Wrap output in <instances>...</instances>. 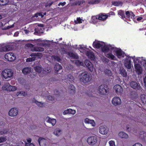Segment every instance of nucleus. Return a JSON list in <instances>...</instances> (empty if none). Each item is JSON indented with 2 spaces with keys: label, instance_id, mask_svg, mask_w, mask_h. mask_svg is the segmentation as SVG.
<instances>
[{
  "label": "nucleus",
  "instance_id": "b1692460",
  "mask_svg": "<svg viewBox=\"0 0 146 146\" xmlns=\"http://www.w3.org/2000/svg\"><path fill=\"white\" fill-rule=\"evenodd\" d=\"M62 67L61 65L58 64H56L54 67L55 70L57 72H58V71L62 69Z\"/></svg>",
  "mask_w": 146,
  "mask_h": 146
},
{
  "label": "nucleus",
  "instance_id": "cd10ccee",
  "mask_svg": "<svg viewBox=\"0 0 146 146\" xmlns=\"http://www.w3.org/2000/svg\"><path fill=\"white\" fill-rule=\"evenodd\" d=\"M69 56L74 59H78V56L77 54L72 52L70 53L69 54Z\"/></svg>",
  "mask_w": 146,
  "mask_h": 146
},
{
  "label": "nucleus",
  "instance_id": "5fc2aeb1",
  "mask_svg": "<svg viewBox=\"0 0 146 146\" xmlns=\"http://www.w3.org/2000/svg\"><path fill=\"white\" fill-rule=\"evenodd\" d=\"M132 146H143L140 143H137L133 145Z\"/></svg>",
  "mask_w": 146,
  "mask_h": 146
},
{
  "label": "nucleus",
  "instance_id": "c03bdc74",
  "mask_svg": "<svg viewBox=\"0 0 146 146\" xmlns=\"http://www.w3.org/2000/svg\"><path fill=\"white\" fill-rule=\"evenodd\" d=\"M73 111L71 109H69L65 111L64 113H74L72 112Z\"/></svg>",
  "mask_w": 146,
  "mask_h": 146
},
{
  "label": "nucleus",
  "instance_id": "423d86ee",
  "mask_svg": "<svg viewBox=\"0 0 146 146\" xmlns=\"http://www.w3.org/2000/svg\"><path fill=\"white\" fill-rule=\"evenodd\" d=\"M97 141L96 137L92 136L89 137L87 139V142L88 144L91 145H93L96 144Z\"/></svg>",
  "mask_w": 146,
  "mask_h": 146
},
{
  "label": "nucleus",
  "instance_id": "864d4df0",
  "mask_svg": "<svg viewBox=\"0 0 146 146\" xmlns=\"http://www.w3.org/2000/svg\"><path fill=\"white\" fill-rule=\"evenodd\" d=\"M88 123H90L92 124V125L93 126V124H94L95 123L93 120H90V121H89V122Z\"/></svg>",
  "mask_w": 146,
  "mask_h": 146
},
{
  "label": "nucleus",
  "instance_id": "6e6d98bb",
  "mask_svg": "<svg viewBox=\"0 0 146 146\" xmlns=\"http://www.w3.org/2000/svg\"><path fill=\"white\" fill-rule=\"evenodd\" d=\"M25 146H35L34 145L31 143H27Z\"/></svg>",
  "mask_w": 146,
  "mask_h": 146
},
{
  "label": "nucleus",
  "instance_id": "c85d7f7f",
  "mask_svg": "<svg viewBox=\"0 0 146 146\" xmlns=\"http://www.w3.org/2000/svg\"><path fill=\"white\" fill-rule=\"evenodd\" d=\"M141 100L143 103L146 104V95H141L140 96Z\"/></svg>",
  "mask_w": 146,
  "mask_h": 146
},
{
  "label": "nucleus",
  "instance_id": "7c9ffc66",
  "mask_svg": "<svg viewBox=\"0 0 146 146\" xmlns=\"http://www.w3.org/2000/svg\"><path fill=\"white\" fill-rule=\"evenodd\" d=\"M35 68V71L38 73H40L42 69V68L39 66H36Z\"/></svg>",
  "mask_w": 146,
  "mask_h": 146
},
{
  "label": "nucleus",
  "instance_id": "49530a36",
  "mask_svg": "<svg viewBox=\"0 0 146 146\" xmlns=\"http://www.w3.org/2000/svg\"><path fill=\"white\" fill-rule=\"evenodd\" d=\"M47 99L48 100L52 101L54 99V96L50 95H49L47 96Z\"/></svg>",
  "mask_w": 146,
  "mask_h": 146
},
{
  "label": "nucleus",
  "instance_id": "f257e3e1",
  "mask_svg": "<svg viewBox=\"0 0 146 146\" xmlns=\"http://www.w3.org/2000/svg\"><path fill=\"white\" fill-rule=\"evenodd\" d=\"M78 79L80 82L84 84L89 82L92 79L90 74L87 72H83L78 76Z\"/></svg>",
  "mask_w": 146,
  "mask_h": 146
},
{
  "label": "nucleus",
  "instance_id": "473e14b6",
  "mask_svg": "<svg viewBox=\"0 0 146 146\" xmlns=\"http://www.w3.org/2000/svg\"><path fill=\"white\" fill-rule=\"evenodd\" d=\"M61 130L59 129H56L54 132V133L56 136H59L61 133Z\"/></svg>",
  "mask_w": 146,
  "mask_h": 146
},
{
  "label": "nucleus",
  "instance_id": "412c9836",
  "mask_svg": "<svg viewBox=\"0 0 146 146\" xmlns=\"http://www.w3.org/2000/svg\"><path fill=\"white\" fill-rule=\"evenodd\" d=\"M119 100V97H116L113 98L112 100V104L115 105L116 106L119 104L118 101Z\"/></svg>",
  "mask_w": 146,
  "mask_h": 146
},
{
  "label": "nucleus",
  "instance_id": "aec40b11",
  "mask_svg": "<svg viewBox=\"0 0 146 146\" xmlns=\"http://www.w3.org/2000/svg\"><path fill=\"white\" fill-rule=\"evenodd\" d=\"M22 72L24 74H27L31 72V68L29 67L25 68L23 69Z\"/></svg>",
  "mask_w": 146,
  "mask_h": 146
},
{
  "label": "nucleus",
  "instance_id": "79ce46f5",
  "mask_svg": "<svg viewBox=\"0 0 146 146\" xmlns=\"http://www.w3.org/2000/svg\"><path fill=\"white\" fill-rule=\"evenodd\" d=\"M119 89V85L116 84L115 85L113 88V90L115 91V92L117 93L118 92V89Z\"/></svg>",
  "mask_w": 146,
  "mask_h": 146
},
{
  "label": "nucleus",
  "instance_id": "ea45409f",
  "mask_svg": "<svg viewBox=\"0 0 146 146\" xmlns=\"http://www.w3.org/2000/svg\"><path fill=\"white\" fill-rule=\"evenodd\" d=\"M74 23L76 24L80 23H82V20L80 17H77V20L74 21Z\"/></svg>",
  "mask_w": 146,
  "mask_h": 146
},
{
  "label": "nucleus",
  "instance_id": "393cba45",
  "mask_svg": "<svg viewBox=\"0 0 146 146\" xmlns=\"http://www.w3.org/2000/svg\"><path fill=\"white\" fill-rule=\"evenodd\" d=\"M66 79L71 82H74V77L71 74H69L66 76Z\"/></svg>",
  "mask_w": 146,
  "mask_h": 146
},
{
  "label": "nucleus",
  "instance_id": "4d7b16f0",
  "mask_svg": "<svg viewBox=\"0 0 146 146\" xmlns=\"http://www.w3.org/2000/svg\"><path fill=\"white\" fill-rule=\"evenodd\" d=\"M54 3L53 1H50V2L47 3V6L50 7L51 5Z\"/></svg>",
  "mask_w": 146,
  "mask_h": 146
},
{
  "label": "nucleus",
  "instance_id": "8fccbe9b",
  "mask_svg": "<svg viewBox=\"0 0 146 146\" xmlns=\"http://www.w3.org/2000/svg\"><path fill=\"white\" fill-rule=\"evenodd\" d=\"M81 62L79 60H77L75 62V64L77 66H80L81 65Z\"/></svg>",
  "mask_w": 146,
  "mask_h": 146
},
{
  "label": "nucleus",
  "instance_id": "f8f14e48",
  "mask_svg": "<svg viewBox=\"0 0 146 146\" xmlns=\"http://www.w3.org/2000/svg\"><path fill=\"white\" fill-rule=\"evenodd\" d=\"M114 48L111 46L104 45L102 46L101 48L102 51L103 52H108L110 50H113Z\"/></svg>",
  "mask_w": 146,
  "mask_h": 146
},
{
  "label": "nucleus",
  "instance_id": "c756f323",
  "mask_svg": "<svg viewBox=\"0 0 146 146\" xmlns=\"http://www.w3.org/2000/svg\"><path fill=\"white\" fill-rule=\"evenodd\" d=\"M98 16V15H97L96 16H93L92 17L91 20L93 22L96 23L98 21V20H99Z\"/></svg>",
  "mask_w": 146,
  "mask_h": 146
},
{
  "label": "nucleus",
  "instance_id": "3c124183",
  "mask_svg": "<svg viewBox=\"0 0 146 146\" xmlns=\"http://www.w3.org/2000/svg\"><path fill=\"white\" fill-rule=\"evenodd\" d=\"M66 4V2H64L63 3L60 2L58 4V6H60V5H61L62 6H64Z\"/></svg>",
  "mask_w": 146,
  "mask_h": 146
},
{
  "label": "nucleus",
  "instance_id": "4468645a",
  "mask_svg": "<svg viewBox=\"0 0 146 146\" xmlns=\"http://www.w3.org/2000/svg\"><path fill=\"white\" fill-rule=\"evenodd\" d=\"M30 56L32 57V58H30L32 60V61H33L35 60L36 59V56H37L39 57L42 56V54L40 53L37 52L31 53Z\"/></svg>",
  "mask_w": 146,
  "mask_h": 146
},
{
  "label": "nucleus",
  "instance_id": "20e7f679",
  "mask_svg": "<svg viewBox=\"0 0 146 146\" xmlns=\"http://www.w3.org/2000/svg\"><path fill=\"white\" fill-rule=\"evenodd\" d=\"M5 58L9 61H13L16 59V57L14 54L13 52H9L5 55Z\"/></svg>",
  "mask_w": 146,
  "mask_h": 146
},
{
  "label": "nucleus",
  "instance_id": "052dcab7",
  "mask_svg": "<svg viewBox=\"0 0 146 146\" xmlns=\"http://www.w3.org/2000/svg\"><path fill=\"white\" fill-rule=\"evenodd\" d=\"M89 121V119L87 118H86L85 119L84 122L85 123H88Z\"/></svg>",
  "mask_w": 146,
  "mask_h": 146
},
{
  "label": "nucleus",
  "instance_id": "dca6fc26",
  "mask_svg": "<svg viewBox=\"0 0 146 146\" xmlns=\"http://www.w3.org/2000/svg\"><path fill=\"white\" fill-rule=\"evenodd\" d=\"M46 121L47 122L51 123L53 126L55 125L56 122V120L55 119H51L48 117H46Z\"/></svg>",
  "mask_w": 146,
  "mask_h": 146
},
{
  "label": "nucleus",
  "instance_id": "bf43d9fd",
  "mask_svg": "<svg viewBox=\"0 0 146 146\" xmlns=\"http://www.w3.org/2000/svg\"><path fill=\"white\" fill-rule=\"evenodd\" d=\"M11 86L10 85V84H9L8 87L6 90L7 91H11Z\"/></svg>",
  "mask_w": 146,
  "mask_h": 146
},
{
  "label": "nucleus",
  "instance_id": "9d476101",
  "mask_svg": "<svg viewBox=\"0 0 146 146\" xmlns=\"http://www.w3.org/2000/svg\"><path fill=\"white\" fill-rule=\"evenodd\" d=\"M38 142L40 146H46L47 143V140L43 137H39L38 139Z\"/></svg>",
  "mask_w": 146,
  "mask_h": 146
},
{
  "label": "nucleus",
  "instance_id": "ddd939ff",
  "mask_svg": "<svg viewBox=\"0 0 146 146\" xmlns=\"http://www.w3.org/2000/svg\"><path fill=\"white\" fill-rule=\"evenodd\" d=\"M135 71L138 75L141 74L142 72V69L141 65L139 64H135Z\"/></svg>",
  "mask_w": 146,
  "mask_h": 146
},
{
  "label": "nucleus",
  "instance_id": "338daca9",
  "mask_svg": "<svg viewBox=\"0 0 146 146\" xmlns=\"http://www.w3.org/2000/svg\"><path fill=\"white\" fill-rule=\"evenodd\" d=\"M28 45L29 47H33V45L31 43L29 44Z\"/></svg>",
  "mask_w": 146,
  "mask_h": 146
},
{
  "label": "nucleus",
  "instance_id": "a19ab883",
  "mask_svg": "<svg viewBox=\"0 0 146 146\" xmlns=\"http://www.w3.org/2000/svg\"><path fill=\"white\" fill-rule=\"evenodd\" d=\"M9 84L8 83H7L4 84L2 87V89L3 90H6Z\"/></svg>",
  "mask_w": 146,
  "mask_h": 146
},
{
  "label": "nucleus",
  "instance_id": "0e129e2a",
  "mask_svg": "<svg viewBox=\"0 0 146 146\" xmlns=\"http://www.w3.org/2000/svg\"><path fill=\"white\" fill-rule=\"evenodd\" d=\"M144 82L145 84V86L146 87V76L144 79Z\"/></svg>",
  "mask_w": 146,
  "mask_h": 146
},
{
  "label": "nucleus",
  "instance_id": "de8ad7c7",
  "mask_svg": "<svg viewBox=\"0 0 146 146\" xmlns=\"http://www.w3.org/2000/svg\"><path fill=\"white\" fill-rule=\"evenodd\" d=\"M11 91H15L17 89V87L15 86H11Z\"/></svg>",
  "mask_w": 146,
  "mask_h": 146
},
{
  "label": "nucleus",
  "instance_id": "5701e85b",
  "mask_svg": "<svg viewBox=\"0 0 146 146\" xmlns=\"http://www.w3.org/2000/svg\"><path fill=\"white\" fill-rule=\"evenodd\" d=\"M102 45L99 42H94L93 43V46L94 48H99L102 47Z\"/></svg>",
  "mask_w": 146,
  "mask_h": 146
},
{
  "label": "nucleus",
  "instance_id": "774afa93",
  "mask_svg": "<svg viewBox=\"0 0 146 146\" xmlns=\"http://www.w3.org/2000/svg\"><path fill=\"white\" fill-rule=\"evenodd\" d=\"M24 31L26 34H27L29 33V31H28L27 30H25Z\"/></svg>",
  "mask_w": 146,
  "mask_h": 146
},
{
  "label": "nucleus",
  "instance_id": "a878e982",
  "mask_svg": "<svg viewBox=\"0 0 146 146\" xmlns=\"http://www.w3.org/2000/svg\"><path fill=\"white\" fill-rule=\"evenodd\" d=\"M119 137L121 138L126 139L128 137V135L124 132H121L119 133Z\"/></svg>",
  "mask_w": 146,
  "mask_h": 146
},
{
  "label": "nucleus",
  "instance_id": "39448f33",
  "mask_svg": "<svg viewBox=\"0 0 146 146\" xmlns=\"http://www.w3.org/2000/svg\"><path fill=\"white\" fill-rule=\"evenodd\" d=\"M130 86L136 91H141L142 88L140 84L135 81H131L130 84Z\"/></svg>",
  "mask_w": 146,
  "mask_h": 146
},
{
  "label": "nucleus",
  "instance_id": "2eb2a0df",
  "mask_svg": "<svg viewBox=\"0 0 146 146\" xmlns=\"http://www.w3.org/2000/svg\"><path fill=\"white\" fill-rule=\"evenodd\" d=\"M98 17L99 20L104 21L108 18V16L105 13H101L98 15Z\"/></svg>",
  "mask_w": 146,
  "mask_h": 146
},
{
  "label": "nucleus",
  "instance_id": "58836bf2",
  "mask_svg": "<svg viewBox=\"0 0 146 146\" xmlns=\"http://www.w3.org/2000/svg\"><path fill=\"white\" fill-rule=\"evenodd\" d=\"M119 15L121 16V17L122 19H124L125 18L124 12V11L121 10L119 11Z\"/></svg>",
  "mask_w": 146,
  "mask_h": 146
},
{
  "label": "nucleus",
  "instance_id": "a18cd8bd",
  "mask_svg": "<svg viewBox=\"0 0 146 146\" xmlns=\"http://www.w3.org/2000/svg\"><path fill=\"white\" fill-rule=\"evenodd\" d=\"M7 140L6 138L4 137H0V143H3Z\"/></svg>",
  "mask_w": 146,
  "mask_h": 146
},
{
  "label": "nucleus",
  "instance_id": "f3484780",
  "mask_svg": "<svg viewBox=\"0 0 146 146\" xmlns=\"http://www.w3.org/2000/svg\"><path fill=\"white\" fill-rule=\"evenodd\" d=\"M86 55L91 60H94L95 58V56L94 53L91 51H88L86 52Z\"/></svg>",
  "mask_w": 146,
  "mask_h": 146
},
{
  "label": "nucleus",
  "instance_id": "6e6552de",
  "mask_svg": "<svg viewBox=\"0 0 146 146\" xmlns=\"http://www.w3.org/2000/svg\"><path fill=\"white\" fill-rule=\"evenodd\" d=\"M84 64L90 72H92L93 71V66L90 61L87 60H85L84 61Z\"/></svg>",
  "mask_w": 146,
  "mask_h": 146
},
{
  "label": "nucleus",
  "instance_id": "69168bd1",
  "mask_svg": "<svg viewBox=\"0 0 146 146\" xmlns=\"http://www.w3.org/2000/svg\"><path fill=\"white\" fill-rule=\"evenodd\" d=\"M117 56L119 58V50H117L116 52Z\"/></svg>",
  "mask_w": 146,
  "mask_h": 146
},
{
  "label": "nucleus",
  "instance_id": "e433bc0d",
  "mask_svg": "<svg viewBox=\"0 0 146 146\" xmlns=\"http://www.w3.org/2000/svg\"><path fill=\"white\" fill-rule=\"evenodd\" d=\"M53 58L54 60L58 62H60V61L61 60L60 57L57 56H53Z\"/></svg>",
  "mask_w": 146,
  "mask_h": 146
},
{
  "label": "nucleus",
  "instance_id": "9b49d317",
  "mask_svg": "<svg viewBox=\"0 0 146 146\" xmlns=\"http://www.w3.org/2000/svg\"><path fill=\"white\" fill-rule=\"evenodd\" d=\"M13 48V46L11 44L6 45L5 46L2 47L1 50L3 51H7L12 50Z\"/></svg>",
  "mask_w": 146,
  "mask_h": 146
},
{
  "label": "nucleus",
  "instance_id": "e2e57ef3",
  "mask_svg": "<svg viewBox=\"0 0 146 146\" xmlns=\"http://www.w3.org/2000/svg\"><path fill=\"white\" fill-rule=\"evenodd\" d=\"M27 62H32V60H31V59L30 58H28L27 59Z\"/></svg>",
  "mask_w": 146,
  "mask_h": 146
},
{
  "label": "nucleus",
  "instance_id": "f03ea898",
  "mask_svg": "<svg viewBox=\"0 0 146 146\" xmlns=\"http://www.w3.org/2000/svg\"><path fill=\"white\" fill-rule=\"evenodd\" d=\"M109 89L105 85H101L98 89V93L101 95H106L108 94Z\"/></svg>",
  "mask_w": 146,
  "mask_h": 146
},
{
  "label": "nucleus",
  "instance_id": "f704fd0d",
  "mask_svg": "<svg viewBox=\"0 0 146 146\" xmlns=\"http://www.w3.org/2000/svg\"><path fill=\"white\" fill-rule=\"evenodd\" d=\"M71 87L70 93L72 94L75 93V88L73 85H70Z\"/></svg>",
  "mask_w": 146,
  "mask_h": 146
},
{
  "label": "nucleus",
  "instance_id": "6ab92c4d",
  "mask_svg": "<svg viewBox=\"0 0 146 146\" xmlns=\"http://www.w3.org/2000/svg\"><path fill=\"white\" fill-rule=\"evenodd\" d=\"M131 61L128 59H126L125 61V66L128 69H130L131 68Z\"/></svg>",
  "mask_w": 146,
  "mask_h": 146
},
{
  "label": "nucleus",
  "instance_id": "1a4fd4ad",
  "mask_svg": "<svg viewBox=\"0 0 146 146\" xmlns=\"http://www.w3.org/2000/svg\"><path fill=\"white\" fill-rule=\"evenodd\" d=\"M18 111L16 108H11L9 112V115L11 116H16L18 113Z\"/></svg>",
  "mask_w": 146,
  "mask_h": 146
},
{
  "label": "nucleus",
  "instance_id": "09e8293b",
  "mask_svg": "<svg viewBox=\"0 0 146 146\" xmlns=\"http://www.w3.org/2000/svg\"><path fill=\"white\" fill-rule=\"evenodd\" d=\"M110 146H115V142L113 141H110L109 142Z\"/></svg>",
  "mask_w": 146,
  "mask_h": 146
},
{
  "label": "nucleus",
  "instance_id": "603ef678",
  "mask_svg": "<svg viewBox=\"0 0 146 146\" xmlns=\"http://www.w3.org/2000/svg\"><path fill=\"white\" fill-rule=\"evenodd\" d=\"M112 5L115 6H117L119 5V2L113 1L112 2Z\"/></svg>",
  "mask_w": 146,
  "mask_h": 146
},
{
  "label": "nucleus",
  "instance_id": "37998d69",
  "mask_svg": "<svg viewBox=\"0 0 146 146\" xmlns=\"http://www.w3.org/2000/svg\"><path fill=\"white\" fill-rule=\"evenodd\" d=\"M35 50L36 51H43L44 50V48L42 47H39L36 48Z\"/></svg>",
  "mask_w": 146,
  "mask_h": 146
},
{
  "label": "nucleus",
  "instance_id": "13d9d810",
  "mask_svg": "<svg viewBox=\"0 0 146 146\" xmlns=\"http://www.w3.org/2000/svg\"><path fill=\"white\" fill-rule=\"evenodd\" d=\"M38 15L39 16H40L41 18H42L44 16V15H43L42 13V12L38 13Z\"/></svg>",
  "mask_w": 146,
  "mask_h": 146
},
{
  "label": "nucleus",
  "instance_id": "4be33fe9",
  "mask_svg": "<svg viewBox=\"0 0 146 146\" xmlns=\"http://www.w3.org/2000/svg\"><path fill=\"white\" fill-rule=\"evenodd\" d=\"M32 101L33 102L35 103L38 106L40 107H43L44 103L37 101L35 98H33L32 100Z\"/></svg>",
  "mask_w": 146,
  "mask_h": 146
},
{
  "label": "nucleus",
  "instance_id": "7ed1b4c3",
  "mask_svg": "<svg viewBox=\"0 0 146 146\" xmlns=\"http://www.w3.org/2000/svg\"><path fill=\"white\" fill-rule=\"evenodd\" d=\"M2 74L4 78L9 80L13 76V72L11 69H7L3 70Z\"/></svg>",
  "mask_w": 146,
  "mask_h": 146
},
{
  "label": "nucleus",
  "instance_id": "72a5a7b5",
  "mask_svg": "<svg viewBox=\"0 0 146 146\" xmlns=\"http://www.w3.org/2000/svg\"><path fill=\"white\" fill-rule=\"evenodd\" d=\"M107 57L109 58L111 60H115V58L114 55H113L111 53H109L107 54Z\"/></svg>",
  "mask_w": 146,
  "mask_h": 146
},
{
  "label": "nucleus",
  "instance_id": "4c0bfd02",
  "mask_svg": "<svg viewBox=\"0 0 146 146\" xmlns=\"http://www.w3.org/2000/svg\"><path fill=\"white\" fill-rule=\"evenodd\" d=\"M17 95L18 96L21 95L25 96L27 95V93L25 92L21 91L17 92Z\"/></svg>",
  "mask_w": 146,
  "mask_h": 146
},
{
  "label": "nucleus",
  "instance_id": "2f4dec72",
  "mask_svg": "<svg viewBox=\"0 0 146 146\" xmlns=\"http://www.w3.org/2000/svg\"><path fill=\"white\" fill-rule=\"evenodd\" d=\"M104 72L105 74L108 76H111L112 74L111 71L107 69L105 70Z\"/></svg>",
  "mask_w": 146,
  "mask_h": 146
},
{
  "label": "nucleus",
  "instance_id": "bb28decb",
  "mask_svg": "<svg viewBox=\"0 0 146 146\" xmlns=\"http://www.w3.org/2000/svg\"><path fill=\"white\" fill-rule=\"evenodd\" d=\"M120 74L123 77H126L127 76V72L125 71V70L122 68H120Z\"/></svg>",
  "mask_w": 146,
  "mask_h": 146
},
{
  "label": "nucleus",
  "instance_id": "c9c22d12",
  "mask_svg": "<svg viewBox=\"0 0 146 146\" xmlns=\"http://www.w3.org/2000/svg\"><path fill=\"white\" fill-rule=\"evenodd\" d=\"M126 55L124 52L119 48V57H124Z\"/></svg>",
  "mask_w": 146,
  "mask_h": 146
},
{
  "label": "nucleus",
  "instance_id": "680f3d73",
  "mask_svg": "<svg viewBox=\"0 0 146 146\" xmlns=\"http://www.w3.org/2000/svg\"><path fill=\"white\" fill-rule=\"evenodd\" d=\"M142 19V17H138L137 18V20L138 21H139L141 20Z\"/></svg>",
  "mask_w": 146,
  "mask_h": 146
},
{
  "label": "nucleus",
  "instance_id": "a211bd4d",
  "mask_svg": "<svg viewBox=\"0 0 146 146\" xmlns=\"http://www.w3.org/2000/svg\"><path fill=\"white\" fill-rule=\"evenodd\" d=\"M125 15L129 19L130 16L131 18H134L135 15L132 11H127L125 12Z\"/></svg>",
  "mask_w": 146,
  "mask_h": 146
},
{
  "label": "nucleus",
  "instance_id": "0eeeda50",
  "mask_svg": "<svg viewBox=\"0 0 146 146\" xmlns=\"http://www.w3.org/2000/svg\"><path fill=\"white\" fill-rule=\"evenodd\" d=\"M108 131V128L106 126H101L99 127V132L102 134L105 135L107 134Z\"/></svg>",
  "mask_w": 146,
  "mask_h": 146
}]
</instances>
